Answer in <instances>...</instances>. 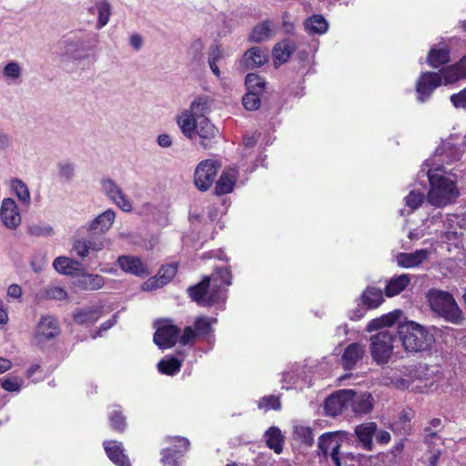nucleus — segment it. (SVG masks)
Returning <instances> with one entry per match:
<instances>
[{
    "mask_svg": "<svg viewBox=\"0 0 466 466\" xmlns=\"http://www.w3.org/2000/svg\"><path fill=\"white\" fill-rule=\"evenodd\" d=\"M143 38L139 34H132L129 37V45L134 48L136 51H139L143 46Z\"/></svg>",
    "mask_w": 466,
    "mask_h": 466,
    "instance_id": "nucleus-63",
    "label": "nucleus"
},
{
    "mask_svg": "<svg viewBox=\"0 0 466 466\" xmlns=\"http://www.w3.org/2000/svg\"><path fill=\"white\" fill-rule=\"evenodd\" d=\"M96 8L98 15L96 27L100 29L104 27L110 19L111 5L106 0H100L96 3Z\"/></svg>",
    "mask_w": 466,
    "mask_h": 466,
    "instance_id": "nucleus-40",
    "label": "nucleus"
},
{
    "mask_svg": "<svg viewBox=\"0 0 466 466\" xmlns=\"http://www.w3.org/2000/svg\"><path fill=\"white\" fill-rule=\"evenodd\" d=\"M245 84L248 92H253L257 94L261 93L265 87L264 79L254 73H249L247 75Z\"/></svg>",
    "mask_w": 466,
    "mask_h": 466,
    "instance_id": "nucleus-42",
    "label": "nucleus"
},
{
    "mask_svg": "<svg viewBox=\"0 0 466 466\" xmlns=\"http://www.w3.org/2000/svg\"><path fill=\"white\" fill-rule=\"evenodd\" d=\"M119 267L126 272L131 273L137 277L148 276L151 271L147 266L137 257L124 256L118 258Z\"/></svg>",
    "mask_w": 466,
    "mask_h": 466,
    "instance_id": "nucleus-19",
    "label": "nucleus"
},
{
    "mask_svg": "<svg viewBox=\"0 0 466 466\" xmlns=\"http://www.w3.org/2000/svg\"><path fill=\"white\" fill-rule=\"evenodd\" d=\"M4 76L12 81H17L22 76V67L16 61L7 63L3 68Z\"/></svg>",
    "mask_w": 466,
    "mask_h": 466,
    "instance_id": "nucleus-45",
    "label": "nucleus"
},
{
    "mask_svg": "<svg viewBox=\"0 0 466 466\" xmlns=\"http://www.w3.org/2000/svg\"><path fill=\"white\" fill-rule=\"evenodd\" d=\"M209 278L211 279L212 282H215L222 287L231 285V272L227 268H218Z\"/></svg>",
    "mask_w": 466,
    "mask_h": 466,
    "instance_id": "nucleus-46",
    "label": "nucleus"
},
{
    "mask_svg": "<svg viewBox=\"0 0 466 466\" xmlns=\"http://www.w3.org/2000/svg\"><path fill=\"white\" fill-rule=\"evenodd\" d=\"M350 406L356 414H367L371 411L374 406V399L370 393L357 394L352 390V398Z\"/></svg>",
    "mask_w": 466,
    "mask_h": 466,
    "instance_id": "nucleus-23",
    "label": "nucleus"
},
{
    "mask_svg": "<svg viewBox=\"0 0 466 466\" xmlns=\"http://www.w3.org/2000/svg\"><path fill=\"white\" fill-rule=\"evenodd\" d=\"M193 134L187 137L189 139H194L197 136L201 139V145L204 148H210L212 147V139L218 134V129L208 119L200 118L198 121H194Z\"/></svg>",
    "mask_w": 466,
    "mask_h": 466,
    "instance_id": "nucleus-15",
    "label": "nucleus"
},
{
    "mask_svg": "<svg viewBox=\"0 0 466 466\" xmlns=\"http://www.w3.org/2000/svg\"><path fill=\"white\" fill-rule=\"evenodd\" d=\"M451 102L456 108L466 110V88L451 96Z\"/></svg>",
    "mask_w": 466,
    "mask_h": 466,
    "instance_id": "nucleus-56",
    "label": "nucleus"
},
{
    "mask_svg": "<svg viewBox=\"0 0 466 466\" xmlns=\"http://www.w3.org/2000/svg\"><path fill=\"white\" fill-rule=\"evenodd\" d=\"M2 388L7 391H18L21 386V381L18 379H6L1 383Z\"/></svg>",
    "mask_w": 466,
    "mask_h": 466,
    "instance_id": "nucleus-61",
    "label": "nucleus"
},
{
    "mask_svg": "<svg viewBox=\"0 0 466 466\" xmlns=\"http://www.w3.org/2000/svg\"><path fill=\"white\" fill-rule=\"evenodd\" d=\"M258 407L265 410H278L280 409L281 405H280L279 399L278 397L269 395V396L263 397L259 400Z\"/></svg>",
    "mask_w": 466,
    "mask_h": 466,
    "instance_id": "nucleus-50",
    "label": "nucleus"
},
{
    "mask_svg": "<svg viewBox=\"0 0 466 466\" xmlns=\"http://www.w3.org/2000/svg\"><path fill=\"white\" fill-rule=\"evenodd\" d=\"M27 233L32 237H48L53 235V228L45 223L32 224L27 227Z\"/></svg>",
    "mask_w": 466,
    "mask_h": 466,
    "instance_id": "nucleus-47",
    "label": "nucleus"
},
{
    "mask_svg": "<svg viewBox=\"0 0 466 466\" xmlns=\"http://www.w3.org/2000/svg\"><path fill=\"white\" fill-rule=\"evenodd\" d=\"M400 315L401 311L396 310L389 314L383 315L380 318L374 319L369 322L366 330L371 332L373 330L382 329L384 327H390L398 320Z\"/></svg>",
    "mask_w": 466,
    "mask_h": 466,
    "instance_id": "nucleus-33",
    "label": "nucleus"
},
{
    "mask_svg": "<svg viewBox=\"0 0 466 466\" xmlns=\"http://www.w3.org/2000/svg\"><path fill=\"white\" fill-rule=\"evenodd\" d=\"M304 28L309 34L323 35L329 29V24L321 15H314L304 21Z\"/></svg>",
    "mask_w": 466,
    "mask_h": 466,
    "instance_id": "nucleus-30",
    "label": "nucleus"
},
{
    "mask_svg": "<svg viewBox=\"0 0 466 466\" xmlns=\"http://www.w3.org/2000/svg\"><path fill=\"white\" fill-rule=\"evenodd\" d=\"M427 299L431 309L446 321L454 325L463 322V312L451 293L440 289H431L427 294Z\"/></svg>",
    "mask_w": 466,
    "mask_h": 466,
    "instance_id": "nucleus-3",
    "label": "nucleus"
},
{
    "mask_svg": "<svg viewBox=\"0 0 466 466\" xmlns=\"http://www.w3.org/2000/svg\"><path fill=\"white\" fill-rule=\"evenodd\" d=\"M440 75L441 76V80L443 79L444 84L446 85L455 83L458 80L464 78L463 76H461V73L456 64L445 67L441 71Z\"/></svg>",
    "mask_w": 466,
    "mask_h": 466,
    "instance_id": "nucleus-43",
    "label": "nucleus"
},
{
    "mask_svg": "<svg viewBox=\"0 0 466 466\" xmlns=\"http://www.w3.org/2000/svg\"><path fill=\"white\" fill-rule=\"evenodd\" d=\"M450 61V50L447 47H432L428 54L427 62L432 67H439Z\"/></svg>",
    "mask_w": 466,
    "mask_h": 466,
    "instance_id": "nucleus-35",
    "label": "nucleus"
},
{
    "mask_svg": "<svg viewBox=\"0 0 466 466\" xmlns=\"http://www.w3.org/2000/svg\"><path fill=\"white\" fill-rule=\"evenodd\" d=\"M395 339V332L389 329H381L370 337V355L377 364L380 365L389 362L393 353Z\"/></svg>",
    "mask_w": 466,
    "mask_h": 466,
    "instance_id": "nucleus-6",
    "label": "nucleus"
},
{
    "mask_svg": "<svg viewBox=\"0 0 466 466\" xmlns=\"http://www.w3.org/2000/svg\"><path fill=\"white\" fill-rule=\"evenodd\" d=\"M102 192L124 212H131L133 206L127 196L117 183L110 177H104L100 181Z\"/></svg>",
    "mask_w": 466,
    "mask_h": 466,
    "instance_id": "nucleus-7",
    "label": "nucleus"
},
{
    "mask_svg": "<svg viewBox=\"0 0 466 466\" xmlns=\"http://www.w3.org/2000/svg\"><path fill=\"white\" fill-rule=\"evenodd\" d=\"M341 446L340 439L337 432H326L318 441V448L325 458L329 456L336 466H341L339 457Z\"/></svg>",
    "mask_w": 466,
    "mask_h": 466,
    "instance_id": "nucleus-10",
    "label": "nucleus"
},
{
    "mask_svg": "<svg viewBox=\"0 0 466 466\" xmlns=\"http://www.w3.org/2000/svg\"><path fill=\"white\" fill-rule=\"evenodd\" d=\"M377 431V424L370 421L365 422L355 427V433L358 440L362 444L363 448L367 451L372 449V437Z\"/></svg>",
    "mask_w": 466,
    "mask_h": 466,
    "instance_id": "nucleus-27",
    "label": "nucleus"
},
{
    "mask_svg": "<svg viewBox=\"0 0 466 466\" xmlns=\"http://www.w3.org/2000/svg\"><path fill=\"white\" fill-rule=\"evenodd\" d=\"M182 361L177 358H170L168 360H161L157 368L160 373L173 376L180 370Z\"/></svg>",
    "mask_w": 466,
    "mask_h": 466,
    "instance_id": "nucleus-39",
    "label": "nucleus"
},
{
    "mask_svg": "<svg viewBox=\"0 0 466 466\" xmlns=\"http://www.w3.org/2000/svg\"><path fill=\"white\" fill-rule=\"evenodd\" d=\"M268 60V52L261 47L254 46L244 53L241 63L246 68L253 69L263 66Z\"/></svg>",
    "mask_w": 466,
    "mask_h": 466,
    "instance_id": "nucleus-21",
    "label": "nucleus"
},
{
    "mask_svg": "<svg viewBox=\"0 0 466 466\" xmlns=\"http://www.w3.org/2000/svg\"><path fill=\"white\" fill-rule=\"evenodd\" d=\"M198 336V335L197 334L196 330L193 329L192 327L188 326L184 329V332L180 338V342L183 345L189 344L193 342Z\"/></svg>",
    "mask_w": 466,
    "mask_h": 466,
    "instance_id": "nucleus-60",
    "label": "nucleus"
},
{
    "mask_svg": "<svg viewBox=\"0 0 466 466\" xmlns=\"http://www.w3.org/2000/svg\"><path fill=\"white\" fill-rule=\"evenodd\" d=\"M194 328L198 336L208 335L211 331V323L208 318L198 317L194 322Z\"/></svg>",
    "mask_w": 466,
    "mask_h": 466,
    "instance_id": "nucleus-51",
    "label": "nucleus"
},
{
    "mask_svg": "<svg viewBox=\"0 0 466 466\" xmlns=\"http://www.w3.org/2000/svg\"><path fill=\"white\" fill-rule=\"evenodd\" d=\"M398 334L405 351L417 353L429 350L434 337L428 329L414 321H405L399 325Z\"/></svg>",
    "mask_w": 466,
    "mask_h": 466,
    "instance_id": "nucleus-2",
    "label": "nucleus"
},
{
    "mask_svg": "<svg viewBox=\"0 0 466 466\" xmlns=\"http://www.w3.org/2000/svg\"><path fill=\"white\" fill-rule=\"evenodd\" d=\"M267 444L276 453L282 451L283 437L280 431L276 427H271L266 433Z\"/></svg>",
    "mask_w": 466,
    "mask_h": 466,
    "instance_id": "nucleus-38",
    "label": "nucleus"
},
{
    "mask_svg": "<svg viewBox=\"0 0 466 466\" xmlns=\"http://www.w3.org/2000/svg\"><path fill=\"white\" fill-rule=\"evenodd\" d=\"M365 354L364 347L360 343H351L344 350L341 362L346 370L353 369L362 360Z\"/></svg>",
    "mask_w": 466,
    "mask_h": 466,
    "instance_id": "nucleus-24",
    "label": "nucleus"
},
{
    "mask_svg": "<svg viewBox=\"0 0 466 466\" xmlns=\"http://www.w3.org/2000/svg\"><path fill=\"white\" fill-rule=\"evenodd\" d=\"M8 299L20 300L23 296V289L18 284H11L6 290Z\"/></svg>",
    "mask_w": 466,
    "mask_h": 466,
    "instance_id": "nucleus-59",
    "label": "nucleus"
},
{
    "mask_svg": "<svg viewBox=\"0 0 466 466\" xmlns=\"http://www.w3.org/2000/svg\"><path fill=\"white\" fill-rule=\"evenodd\" d=\"M115 218L116 212L108 208L88 224L87 230L93 234H104L112 227Z\"/></svg>",
    "mask_w": 466,
    "mask_h": 466,
    "instance_id": "nucleus-20",
    "label": "nucleus"
},
{
    "mask_svg": "<svg viewBox=\"0 0 466 466\" xmlns=\"http://www.w3.org/2000/svg\"><path fill=\"white\" fill-rule=\"evenodd\" d=\"M351 398L352 390H340L331 394L324 403L326 414L331 417L341 414L350 407Z\"/></svg>",
    "mask_w": 466,
    "mask_h": 466,
    "instance_id": "nucleus-11",
    "label": "nucleus"
},
{
    "mask_svg": "<svg viewBox=\"0 0 466 466\" xmlns=\"http://www.w3.org/2000/svg\"><path fill=\"white\" fill-rule=\"evenodd\" d=\"M405 199L408 207L411 209H416L422 204L424 195L421 192L411 190Z\"/></svg>",
    "mask_w": 466,
    "mask_h": 466,
    "instance_id": "nucleus-52",
    "label": "nucleus"
},
{
    "mask_svg": "<svg viewBox=\"0 0 466 466\" xmlns=\"http://www.w3.org/2000/svg\"><path fill=\"white\" fill-rule=\"evenodd\" d=\"M179 331L177 326L164 320L154 334V342L160 349H170L176 344Z\"/></svg>",
    "mask_w": 466,
    "mask_h": 466,
    "instance_id": "nucleus-14",
    "label": "nucleus"
},
{
    "mask_svg": "<svg viewBox=\"0 0 466 466\" xmlns=\"http://www.w3.org/2000/svg\"><path fill=\"white\" fill-rule=\"evenodd\" d=\"M219 166L213 160H204L200 162L195 170V185L201 190H208L213 184L214 178L218 174Z\"/></svg>",
    "mask_w": 466,
    "mask_h": 466,
    "instance_id": "nucleus-9",
    "label": "nucleus"
},
{
    "mask_svg": "<svg viewBox=\"0 0 466 466\" xmlns=\"http://www.w3.org/2000/svg\"><path fill=\"white\" fill-rule=\"evenodd\" d=\"M242 104L247 110H257L260 106L259 94L248 92L242 98Z\"/></svg>",
    "mask_w": 466,
    "mask_h": 466,
    "instance_id": "nucleus-49",
    "label": "nucleus"
},
{
    "mask_svg": "<svg viewBox=\"0 0 466 466\" xmlns=\"http://www.w3.org/2000/svg\"><path fill=\"white\" fill-rule=\"evenodd\" d=\"M59 332L58 321L48 315L41 318L36 327L35 337L39 341H44L56 337Z\"/></svg>",
    "mask_w": 466,
    "mask_h": 466,
    "instance_id": "nucleus-17",
    "label": "nucleus"
},
{
    "mask_svg": "<svg viewBox=\"0 0 466 466\" xmlns=\"http://www.w3.org/2000/svg\"><path fill=\"white\" fill-rule=\"evenodd\" d=\"M430 255L427 248L418 249L411 253H400L397 256L398 265L403 268H413L420 265Z\"/></svg>",
    "mask_w": 466,
    "mask_h": 466,
    "instance_id": "nucleus-25",
    "label": "nucleus"
},
{
    "mask_svg": "<svg viewBox=\"0 0 466 466\" xmlns=\"http://www.w3.org/2000/svg\"><path fill=\"white\" fill-rule=\"evenodd\" d=\"M109 420L111 423L112 429L117 431H124L126 428V421L124 416L121 414V412L114 410L109 415Z\"/></svg>",
    "mask_w": 466,
    "mask_h": 466,
    "instance_id": "nucleus-53",
    "label": "nucleus"
},
{
    "mask_svg": "<svg viewBox=\"0 0 466 466\" xmlns=\"http://www.w3.org/2000/svg\"><path fill=\"white\" fill-rule=\"evenodd\" d=\"M177 267L175 265H167L162 267L159 270V278L168 283L172 278L176 275Z\"/></svg>",
    "mask_w": 466,
    "mask_h": 466,
    "instance_id": "nucleus-57",
    "label": "nucleus"
},
{
    "mask_svg": "<svg viewBox=\"0 0 466 466\" xmlns=\"http://www.w3.org/2000/svg\"><path fill=\"white\" fill-rule=\"evenodd\" d=\"M295 431L304 443L310 446L314 442L312 431L309 427L297 426Z\"/></svg>",
    "mask_w": 466,
    "mask_h": 466,
    "instance_id": "nucleus-54",
    "label": "nucleus"
},
{
    "mask_svg": "<svg viewBox=\"0 0 466 466\" xmlns=\"http://www.w3.org/2000/svg\"><path fill=\"white\" fill-rule=\"evenodd\" d=\"M295 50L296 44L291 41L278 43L273 48L274 64L277 65L287 62Z\"/></svg>",
    "mask_w": 466,
    "mask_h": 466,
    "instance_id": "nucleus-29",
    "label": "nucleus"
},
{
    "mask_svg": "<svg viewBox=\"0 0 466 466\" xmlns=\"http://www.w3.org/2000/svg\"><path fill=\"white\" fill-rule=\"evenodd\" d=\"M11 187L18 199L25 206H29L31 198L27 186L22 180L16 178L12 180Z\"/></svg>",
    "mask_w": 466,
    "mask_h": 466,
    "instance_id": "nucleus-41",
    "label": "nucleus"
},
{
    "mask_svg": "<svg viewBox=\"0 0 466 466\" xmlns=\"http://www.w3.org/2000/svg\"><path fill=\"white\" fill-rule=\"evenodd\" d=\"M0 220L5 228L10 230L16 229L22 223V217L18 207L13 198H4L0 206Z\"/></svg>",
    "mask_w": 466,
    "mask_h": 466,
    "instance_id": "nucleus-13",
    "label": "nucleus"
},
{
    "mask_svg": "<svg viewBox=\"0 0 466 466\" xmlns=\"http://www.w3.org/2000/svg\"><path fill=\"white\" fill-rule=\"evenodd\" d=\"M174 448H167L161 451L163 466H180L184 453L188 450L189 441L183 437H173Z\"/></svg>",
    "mask_w": 466,
    "mask_h": 466,
    "instance_id": "nucleus-12",
    "label": "nucleus"
},
{
    "mask_svg": "<svg viewBox=\"0 0 466 466\" xmlns=\"http://www.w3.org/2000/svg\"><path fill=\"white\" fill-rule=\"evenodd\" d=\"M37 296H40L42 299L63 300L66 299L67 293L60 287L47 286Z\"/></svg>",
    "mask_w": 466,
    "mask_h": 466,
    "instance_id": "nucleus-44",
    "label": "nucleus"
},
{
    "mask_svg": "<svg viewBox=\"0 0 466 466\" xmlns=\"http://www.w3.org/2000/svg\"><path fill=\"white\" fill-rule=\"evenodd\" d=\"M101 316V309L92 306L78 310L74 314V320L77 324H89L96 322Z\"/></svg>",
    "mask_w": 466,
    "mask_h": 466,
    "instance_id": "nucleus-34",
    "label": "nucleus"
},
{
    "mask_svg": "<svg viewBox=\"0 0 466 466\" xmlns=\"http://www.w3.org/2000/svg\"><path fill=\"white\" fill-rule=\"evenodd\" d=\"M9 321L8 309L4 301L0 299V328H4Z\"/></svg>",
    "mask_w": 466,
    "mask_h": 466,
    "instance_id": "nucleus-64",
    "label": "nucleus"
},
{
    "mask_svg": "<svg viewBox=\"0 0 466 466\" xmlns=\"http://www.w3.org/2000/svg\"><path fill=\"white\" fill-rule=\"evenodd\" d=\"M58 176L65 182H70L75 176V167L72 163L63 162L58 165Z\"/></svg>",
    "mask_w": 466,
    "mask_h": 466,
    "instance_id": "nucleus-48",
    "label": "nucleus"
},
{
    "mask_svg": "<svg viewBox=\"0 0 466 466\" xmlns=\"http://www.w3.org/2000/svg\"><path fill=\"white\" fill-rule=\"evenodd\" d=\"M271 23L269 21H264L253 28L250 35V40L257 43L265 41L271 36Z\"/></svg>",
    "mask_w": 466,
    "mask_h": 466,
    "instance_id": "nucleus-37",
    "label": "nucleus"
},
{
    "mask_svg": "<svg viewBox=\"0 0 466 466\" xmlns=\"http://www.w3.org/2000/svg\"><path fill=\"white\" fill-rule=\"evenodd\" d=\"M53 266L59 273L72 275L77 269L79 263L66 257H58L54 260Z\"/></svg>",
    "mask_w": 466,
    "mask_h": 466,
    "instance_id": "nucleus-36",
    "label": "nucleus"
},
{
    "mask_svg": "<svg viewBox=\"0 0 466 466\" xmlns=\"http://www.w3.org/2000/svg\"><path fill=\"white\" fill-rule=\"evenodd\" d=\"M427 176L431 186L427 199L432 206L445 207L459 196L455 182L444 176L441 169L428 170Z\"/></svg>",
    "mask_w": 466,
    "mask_h": 466,
    "instance_id": "nucleus-1",
    "label": "nucleus"
},
{
    "mask_svg": "<svg viewBox=\"0 0 466 466\" xmlns=\"http://www.w3.org/2000/svg\"><path fill=\"white\" fill-rule=\"evenodd\" d=\"M75 286L83 290L94 291L105 285V279L98 274L83 273L75 281Z\"/></svg>",
    "mask_w": 466,
    "mask_h": 466,
    "instance_id": "nucleus-26",
    "label": "nucleus"
},
{
    "mask_svg": "<svg viewBox=\"0 0 466 466\" xmlns=\"http://www.w3.org/2000/svg\"><path fill=\"white\" fill-rule=\"evenodd\" d=\"M166 285V281L160 278H150L142 285V289L145 291L153 290Z\"/></svg>",
    "mask_w": 466,
    "mask_h": 466,
    "instance_id": "nucleus-58",
    "label": "nucleus"
},
{
    "mask_svg": "<svg viewBox=\"0 0 466 466\" xmlns=\"http://www.w3.org/2000/svg\"><path fill=\"white\" fill-rule=\"evenodd\" d=\"M63 57L67 60L80 62L88 56V42L78 36H68L62 42Z\"/></svg>",
    "mask_w": 466,
    "mask_h": 466,
    "instance_id": "nucleus-8",
    "label": "nucleus"
},
{
    "mask_svg": "<svg viewBox=\"0 0 466 466\" xmlns=\"http://www.w3.org/2000/svg\"><path fill=\"white\" fill-rule=\"evenodd\" d=\"M210 108L211 103L208 96H199L193 100L190 108L177 117V124L185 137H190L193 134L194 121L207 118L206 115Z\"/></svg>",
    "mask_w": 466,
    "mask_h": 466,
    "instance_id": "nucleus-5",
    "label": "nucleus"
},
{
    "mask_svg": "<svg viewBox=\"0 0 466 466\" xmlns=\"http://www.w3.org/2000/svg\"><path fill=\"white\" fill-rule=\"evenodd\" d=\"M222 57V52L218 46H214L210 48L208 52V64L218 63V61Z\"/></svg>",
    "mask_w": 466,
    "mask_h": 466,
    "instance_id": "nucleus-62",
    "label": "nucleus"
},
{
    "mask_svg": "<svg viewBox=\"0 0 466 466\" xmlns=\"http://www.w3.org/2000/svg\"><path fill=\"white\" fill-rule=\"evenodd\" d=\"M410 278L407 274H401L400 276L392 278L385 288V294L388 297H393L398 295L410 284Z\"/></svg>",
    "mask_w": 466,
    "mask_h": 466,
    "instance_id": "nucleus-32",
    "label": "nucleus"
},
{
    "mask_svg": "<svg viewBox=\"0 0 466 466\" xmlns=\"http://www.w3.org/2000/svg\"><path fill=\"white\" fill-rule=\"evenodd\" d=\"M211 282L209 277H205L198 284L189 287L187 292L189 297L202 306H210L214 303L224 301L226 299V289L215 282H212V288L208 291Z\"/></svg>",
    "mask_w": 466,
    "mask_h": 466,
    "instance_id": "nucleus-4",
    "label": "nucleus"
},
{
    "mask_svg": "<svg viewBox=\"0 0 466 466\" xmlns=\"http://www.w3.org/2000/svg\"><path fill=\"white\" fill-rule=\"evenodd\" d=\"M441 76L440 73L425 72L422 73L417 81L416 91L418 99L424 102L430 97L432 91L441 85Z\"/></svg>",
    "mask_w": 466,
    "mask_h": 466,
    "instance_id": "nucleus-16",
    "label": "nucleus"
},
{
    "mask_svg": "<svg viewBox=\"0 0 466 466\" xmlns=\"http://www.w3.org/2000/svg\"><path fill=\"white\" fill-rule=\"evenodd\" d=\"M237 179V170L235 168H228L222 173L218 180L215 187L217 195H225L230 193L235 186Z\"/></svg>",
    "mask_w": 466,
    "mask_h": 466,
    "instance_id": "nucleus-28",
    "label": "nucleus"
},
{
    "mask_svg": "<svg viewBox=\"0 0 466 466\" xmlns=\"http://www.w3.org/2000/svg\"><path fill=\"white\" fill-rule=\"evenodd\" d=\"M361 300L368 309L378 308L384 300L382 290L375 287H369L363 291Z\"/></svg>",
    "mask_w": 466,
    "mask_h": 466,
    "instance_id": "nucleus-31",
    "label": "nucleus"
},
{
    "mask_svg": "<svg viewBox=\"0 0 466 466\" xmlns=\"http://www.w3.org/2000/svg\"><path fill=\"white\" fill-rule=\"evenodd\" d=\"M436 441H441L438 431H433L431 427H426L424 429V442L428 445L429 449H433Z\"/></svg>",
    "mask_w": 466,
    "mask_h": 466,
    "instance_id": "nucleus-55",
    "label": "nucleus"
},
{
    "mask_svg": "<svg viewBox=\"0 0 466 466\" xmlns=\"http://www.w3.org/2000/svg\"><path fill=\"white\" fill-rule=\"evenodd\" d=\"M104 240L90 237L86 238H76L73 243V250L81 258H86L90 251L98 252L104 248Z\"/></svg>",
    "mask_w": 466,
    "mask_h": 466,
    "instance_id": "nucleus-18",
    "label": "nucleus"
},
{
    "mask_svg": "<svg viewBox=\"0 0 466 466\" xmlns=\"http://www.w3.org/2000/svg\"><path fill=\"white\" fill-rule=\"evenodd\" d=\"M108 458L117 466H131L127 456L124 453L123 445L116 441H106L103 443Z\"/></svg>",
    "mask_w": 466,
    "mask_h": 466,
    "instance_id": "nucleus-22",
    "label": "nucleus"
}]
</instances>
